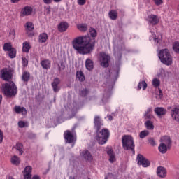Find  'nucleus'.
<instances>
[{
  "label": "nucleus",
  "instance_id": "obj_54",
  "mask_svg": "<svg viewBox=\"0 0 179 179\" xmlns=\"http://www.w3.org/2000/svg\"><path fill=\"white\" fill-rule=\"evenodd\" d=\"M108 118L110 121H113V117L111 115H108Z\"/></svg>",
  "mask_w": 179,
  "mask_h": 179
},
{
  "label": "nucleus",
  "instance_id": "obj_20",
  "mask_svg": "<svg viewBox=\"0 0 179 179\" xmlns=\"http://www.w3.org/2000/svg\"><path fill=\"white\" fill-rule=\"evenodd\" d=\"M83 156L87 162H89V163H92L93 162V156H92V154H90V152L89 150H86L83 152Z\"/></svg>",
  "mask_w": 179,
  "mask_h": 179
},
{
  "label": "nucleus",
  "instance_id": "obj_55",
  "mask_svg": "<svg viewBox=\"0 0 179 179\" xmlns=\"http://www.w3.org/2000/svg\"><path fill=\"white\" fill-rule=\"evenodd\" d=\"M32 179H40V176H38V175H34V176L32 177Z\"/></svg>",
  "mask_w": 179,
  "mask_h": 179
},
{
  "label": "nucleus",
  "instance_id": "obj_28",
  "mask_svg": "<svg viewBox=\"0 0 179 179\" xmlns=\"http://www.w3.org/2000/svg\"><path fill=\"white\" fill-rule=\"evenodd\" d=\"M107 155L109 156L110 163H114L115 162V155H114V151L113 150H109L107 151Z\"/></svg>",
  "mask_w": 179,
  "mask_h": 179
},
{
  "label": "nucleus",
  "instance_id": "obj_61",
  "mask_svg": "<svg viewBox=\"0 0 179 179\" xmlns=\"http://www.w3.org/2000/svg\"><path fill=\"white\" fill-rule=\"evenodd\" d=\"M159 93L162 94V90H159Z\"/></svg>",
  "mask_w": 179,
  "mask_h": 179
},
{
  "label": "nucleus",
  "instance_id": "obj_24",
  "mask_svg": "<svg viewBox=\"0 0 179 179\" xmlns=\"http://www.w3.org/2000/svg\"><path fill=\"white\" fill-rule=\"evenodd\" d=\"M41 65L43 69H50L51 68V61L48 59L42 60Z\"/></svg>",
  "mask_w": 179,
  "mask_h": 179
},
{
  "label": "nucleus",
  "instance_id": "obj_59",
  "mask_svg": "<svg viewBox=\"0 0 179 179\" xmlns=\"http://www.w3.org/2000/svg\"><path fill=\"white\" fill-rule=\"evenodd\" d=\"M53 1H54V2L58 3V2H61V1H62V0H53Z\"/></svg>",
  "mask_w": 179,
  "mask_h": 179
},
{
  "label": "nucleus",
  "instance_id": "obj_51",
  "mask_svg": "<svg viewBox=\"0 0 179 179\" xmlns=\"http://www.w3.org/2000/svg\"><path fill=\"white\" fill-rule=\"evenodd\" d=\"M78 5L83 6L86 3V0H78Z\"/></svg>",
  "mask_w": 179,
  "mask_h": 179
},
{
  "label": "nucleus",
  "instance_id": "obj_37",
  "mask_svg": "<svg viewBox=\"0 0 179 179\" xmlns=\"http://www.w3.org/2000/svg\"><path fill=\"white\" fill-rule=\"evenodd\" d=\"M16 150H18V152H20V155H23L24 152L22 151L23 149V144L18 143L16 144Z\"/></svg>",
  "mask_w": 179,
  "mask_h": 179
},
{
  "label": "nucleus",
  "instance_id": "obj_4",
  "mask_svg": "<svg viewBox=\"0 0 179 179\" xmlns=\"http://www.w3.org/2000/svg\"><path fill=\"white\" fill-rule=\"evenodd\" d=\"M110 138V131L108 129H102L101 131H96V140L99 145H105Z\"/></svg>",
  "mask_w": 179,
  "mask_h": 179
},
{
  "label": "nucleus",
  "instance_id": "obj_31",
  "mask_svg": "<svg viewBox=\"0 0 179 179\" xmlns=\"http://www.w3.org/2000/svg\"><path fill=\"white\" fill-rule=\"evenodd\" d=\"M30 48H31V47L30 46V44H29V42L26 41L23 43L22 52H29V51H30Z\"/></svg>",
  "mask_w": 179,
  "mask_h": 179
},
{
  "label": "nucleus",
  "instance_id": "obj_64",
  "mask_svg": "<svg viewBox=\"0 0 179 179\" xmlns=\"http://www.w3.org/2000/svg\"><path fill=\"white\" fill-rule=\"evenodd\" d=\"M103 100H104V96H103Z\"/></svg>",
  "mask_w": 179,
  "mask_h": 179
},
{
  "label": "nucleus",
  "instance_id": "obj_12",
  "mask_svg": "<svg viewBox=\"0 0 179 179\" xmlns=\"http://www.w3.org/2000/svg\"><path fill=\"white\" fill-rule=\"evenodd\" d=\"M101 57L102 59L101 65L104 68H108V66L110 65L108 64V61H110V56L106 53H103Z\"/></svg>",
  "mask_w": 179,
  "mask_h": 179
},
{
  "label": "nucleus",
  "instance_id": "obj_41",
  "mask_svg": "<svg viewBox=\"0 0 179 179\" xmlns=\"http://www.w3.org/2000/svg\"><path fill=\"white\" fill-rule=\"evenodd\" d=\"M80 96L82 97H86V96H87L89 94V90L85 88L83 90H82L80 91Z\"/></svg>",
  "mask_w": 179,
  "mask_h": 179
},
{
  "label": "nucleus",
  "instance_id": "obj_21",
  "mask_svg": "<svg viewBox=\"0 0 179 179\" xmlns=\"http://www.w3.org/2000/svg\"><path fill=\"white\" fill-rule=\"evenodd\" d=\"M85 68L87 69V71L94 69V62L93 60L90 59V58L87 59L85 61Z\"/></svg>",
  "mask_w": 179,
  "mask_h": 179
},
{
  "label": "nucleus",
  "instance_id": "obj_19",
  "mask_svg": "<svg viewBox=\"0 0 179 179\" xmlns=\"http://www.w3.org/2000/svg\"><path fill=\"white\" fill-rule=\"evenodd\" d=\"M14 111L16 114H22V115H26L27 114V110L24 107H20L19 106H15L14 107Z\"/></svg>",
  "mask_w": 179,
  "mask_h": 179
},
{
  "label": "nucleus",
  "instance_id": "obj_27",
  "mask_svg": "<svg viewBox=\"0 0 179 179\" xmlns=\"http://www.w3.org/2000/svg\"><path fill=\"white\" fill-rule=\"evenodd\" d=\"M158 149L160 153L164 155V153L167 152V149H169V147L167 146V145L161 143L158 147Z\"/></svg>",
  "mask_w": 179,
  "mask_h": 179
},
{
  "label": "nucleus",
  "instance_id": "obj_52",
  "mask_svg": "<svg viewBox=\"0 0 179 179\" xmlns=\"http://www.w3.org/2000/svg\"><path fill=\"white\" fill-rule=\"evenodd\" d=\"M45 5H50L52 3V0H43Z\"/></svg>",
  "mask_w": 179,
  "mask_h": 179
},
{
  "label": "nucleus",
  "instance_id": "obj_43",
  "mask_svg": "<svg viewBox=\"0 0 179 179\" xmlns=\"http://www.w3.org/2000/svg\"><path fill=\"white\" fill-rule=\"evenodd\" d=\"M22 66H24V68H26V66L29 65V60H27L26 57H22Z\"/></svg>",
  "mask_w": 179,
  "mask_h": 179
},
{
  "label": "nucleus",
  "instance_id": "obj_11",
  "mask_svg": "<svg viewBox=\"0 0 179 179\" xmlns=\"http://www.w3.org/2000/svg\"><path fill=\"white\" fill-rule=\"evenodd\" d=\"M31 171H33V168L31 166H27L24 168V170L22 171L24 174V179H31L32 175Z\"/></svg>",
  "mask_w": 179,
  "mask_h": 179
},
{
  "label": "nucleus",
  "instance_id": "obj_32",
  "mask_svg": "<svg viewBox=\"0 0 179 179\" xmlns=\"http://www.w3.org/2000/svg\"><path fill=\"white\" fill-rule=\"evenodd\" d=\"M147 87H148V83H146V81L145 80L140 82L138 85V90H141V89H143V90H146Z\"/></svg>",
  "mask_w": 179,
  "mask_h": 179
},
{
  "label": "nucleus",
  "instance_id": "obj_58",
  "mask_svg": "<svg viewBox=\"0 0 179 179\" xmlns=\"http://www.w3.org/2000/svg\"><path fill=\"white\" fill-rule=\"evenodd\" d=\"M2 103V94H0V104Z\"/></svg>",
  "mask_w": 179,
  "mask_h": 179
},
{
  "label": "nucleus",
  "instance_id": "obj_7",
  "mask_svg": "<svg viewBox=\"0 0 179 179\" xmlns=\"http://www.w3.org/2000/svg\"><path fill=\"white\" fill-rule=\"evenodd\" d=\"M1 79H3V80H10V79H12V76H13V71H12L11 69H3L1 71Z\"/></svg>",
  "mask_w": 179,
  "mask_h": 179
},
{
  "label": "nucleus",
  "instance_id": "obj_6",
  "mask_svg": "<svg viewBox=\"0 0 179 179\" xmlns=\"http://www.w3.org/2000/svg\"><path fill=\"white\" fill-rule=\"evenodd\" d=\"M136 160L138 166H142V167H149L150 166V161L146 159L142 154L137 155Z\"/></svg>",
  "mask_w": 179,
  "mask_h": 179
},
{
  "label": "nucleus",
  "instance_id": "obj_50",
  "mask_svg": "<svg viewBox=\"0 0 179 179\" xmlns=\"http://www.w3.org/2000/svg\"><path fill=\"white\" fill-rule=\"evenodd\" d=\"M59 69H65V64H64V62H60V66H59Z\"/></svg>",
  "mask_w": 179,
  "mask_h": 179
},
{
  "label": "nucleus",
  "instance_id": "obj_56",
  "mask_svg": "<svg viewBox=\"0 0 179 179\" xmlns=\"http://www.w3.org/2000/svg\"><path fill=\"white\" fill-rule=\"evenodd\" d=\"M20 0H11L12 3H17Z\"/></svg>",
  "mask_w": 179,
  "mask_h": 179
},
{
  "label": "nucleus",
  "instance_id": "obj_2",
  "mask_svg": "<svg viewBox=\"0 0 179 179\" xmlns=\"http://www.w3.org/2000/svg\"><path fill=\"white\" fill-rule=\"evenodd\" d=\"M158 58L161 61L162 64L166 65V66H170L173 64V56L170 53L169 49H162L158 53Z\"/></svg>",
  "mask_w": 179,
  "mask_h": 179
},
{
  "label": "nucleus",
  "instance_id": "obj_62",
  "mask_svg": "<svg viewBox=\"0 0 179 179\" xmlns=\"http://www.w3.org/2000/svg\"><path fill=\"white\" fill-rule=\"evenodd\" d=\"M105 179H108L107 177H105Z\"/></svg>",
  "mask_w": 179,
  "mask_h": 179
},
{
  "label": "nucleus",
  "instance_id": "obj_63",
  "mask_svg": "<svg viewBox=\"0 0 179 179\" xmlns=\"http://www.w3.org/2000/svg\"><path fill=\"white\" fill-rule=\"evenodd\" d=\"M10 179H15V178H11Z\"/></svg>",
  "mask_w": 179,
  "mask_h": 179
},
{
  "label": "nucleus",
  "instance_id": "obj_34",
  "mask_svg": "<svg viewBox=\"0 0 179 179\" xmlns=\"http://www.w3.org/2000/svg\"><path fill=\"white\" fill-rule=\"evenodd\" d=\"M13 48V47H12V43H4L3 47V51H6V52L7 51L8 52Z\"/></svg>",
  "mask_w": 179,
  "mask_h": 179
},
{
  "label": "nucleus",
  "instance_id": "obj_30",
  "mask_svg": "<svg viewBox=\"0 0 179 179\" xmlns=\"http://www.w3.org/2000/svg\"><path fill=\"white\" fill-rule=\"evenodd\" d=\"M76 76L77 79H78L79 82H85V74H83L82 71H77Z\"/></svg>",
  "mask_w": 179,
  "mask_h": 179
},
{
  "label": "nucleus",
  "instance_id": "obj_38",
  "mask_svg": "<svg viewBox=\"0 0 179 179\" xmlns=\"http://www.w3.org/2000/svg\"><path fill=\"white\" fill-rule=\"evenodd\" d=\"M149 136V131L148 130H143L139 134V136L141 139H143L146 138V136Z\"/></svg>",
  "mask_w": 179,
  "mask_h": 179
},
{
  "label": "nucleus",
  "instance_id": "obj_25",
  "mask_svg": "<svg viewBox=\"0 0 179 179\" xmlns=\"http://www.w3.org/2000/svg\"><path fill=\"white\" fill-rule=\"evenodd\" d=\"M108 16L111 20H117L118 19V13L115 10H111L108 13Z\"/></svg>",
  "mask_w": 179,
  "mask_h": 179
},
{
  "label": "nucleus",
  "instance_id": "obj_1",
  "mask_svg": "<svg viewBox=\"0 0 179 179\" xmlns=\"http://www.w3.org/2000/svg\"><path fill=\"white\" fill-rule=\"evenodd\" d=\"M89 31L92 39L89 36H78L72 41L73 48L81 55L91 54L96 45L95 38L97 37V31L96 29L90 27Z\"/></svg>",
  "mask_w": 179,
  "mask_h": 179
},
{
  "label": "nucleus",
  "instance_id": "obj_15",
  "mask_svg": "<svg viewBox=\"0 0 179 179\" xmlns=\"http://www.w3.org/2000/svg\"><path fill=\"white\" fill-rule=\"evenodd\" d=\"M157 175L161 178H164L166 176H167V171H166V168L163 166H158L157 169Z\"/></svg>",
  "mask_w": 179,
  "mask_h": 179
},
{
  "label": "nucleus",
  "instance_id": "obj_14",
  "mask_svg": "<svg viewBox=\"0 0 179 179\" xmlns=\"http://www.w3.org/2000/svg\"><path fill=\"white\" fill-rule=\"evenodd\" d=\"M94 129H96V131H100L101 129V127H103V122H101V119L99 116H95L94 120Z\"/></svg>",
  "mask_w": 179,
  "mask_h": 179
},
{
  "label": "nucleus",
  "instance_id": "obj_10",
  "mask_svg": "<svg viewBox=\"0 0 179 179\" xmlns=\"http://www.w3.org/2000/svg\"><path fill=\"white\" fill-rule=\"evenodd\" d=\"M64 136L65 141L67 143H73V142H75L76 141L75 136H73V134H72V133L69 130L66 131Z\"/></svg>",
  "mask_w": 179,
  "mask_h": 179
},
{
  "label": "nucleus",
  "instance_id": "obj_60",
  "mask_svg": "<svg viewBox=\"0 0 179 179\" xmlns=\"http://www.w3.org/2000/svg\"><path fill=\"white\" fill-rule=\"evenodd\" d=\"M31 136H32V138H36V134H31Z\"/></svg>",
  "mask_w": 179,
  "mask_h": 179
},
{
  "label": "nucleus",
  "instance_id": "obj_46",
  "mask_svg": "<svg viewBox=\"0 0 179 179\" xmlns=\"http://www.w3.org/2000/svg\"><path fill=\"white\" fill-rule=\"evenodd\" d=\"M144 118H145V120H152V114L151 113H145Z\"/></svg>",
  "mask_w": 179,
  "mask_h": 179
},
{
  "label": "nucleus",
  "instance_id": "obj_53",
  "mask_svg": "<svg viewBox=\"0 0 179 179\" xmlns=\"http://www.w3.org/2000/svg\"><path fill=\"white\" fill-rule=\"evenodd\" d=\"M152 113V108H148L145 113L150 114Z\"/></svg>",
  "mask_w": 179,
  "mask_h": 179
},
{
  "label": "nucleus",
  "instance_id": "obj_57",
  "mask_svg": "<svg viewBox=\"0 0 179 179\" xmlns=\"http://www.w3.org/2000/svg\"><path fill=\"white\" fill-rule=\"evenodd\" d=\"M154 41L155 43H159V41L157 40V38H154Z\"/></svg>",
  "mask_w": 179,
  "mask_h": 179
},
{
  "label": "nucleus",
  "instance_id": "obj_33",
  "mask_svg": "<svg viewBox=\"0 0 179 179\" xmlns=\"http://www.w3.org/2000/svg\"><path fill=\"white\" fill-rule=\"evenodd\" d=\"M11 163L12 164H14V166H19L20 164V159H19L17 156L14 155L11 158Z\"/></svg>",
  "mask_w": 179,
  "mask_h": 179
},
{
  "label": "nucleus",
  "instance_id": "obj_9",
  "mask_svg": "<svg viewBox=\"0 0 179 179\" xmlns=\"http://www.w3.org/2000/svg\"><path fill=\"white\" fill-rule=\"evenodd\" d=\"M25 29L29 37L34 36V32H33V30H34V24H33V22H27L25 24Z\"/></svg>",
  "mask_w": 179,
  "mask_h": 179
},
{
  "label": "nucleus",
  "instance_id": "obj_44",
  "mask_svg": "<svg viewBox=\"0 0 179 179\" xmlns=\"http://www.w3.org/2000/svg\"><path fill=\"white\" fill-rule=\"evenodd\" d=\"M80 31H86L87 30V25L81 24L78 27Z\"/></svg>",
  "mask_w": 179,
  "mask_h": 179
},
{
  "label": "nucleus",
  "instance_id": "obj_17",
  "mask_svg": "<svg viewBox=\"0 0 179 179\" xmlns=\"http://www.w3.org/2000/svg\"><path fill=\"white\" fill-rule=\"evenodd\" d=\"M154 113L158 116L166 115L167 110L163 107H157L154 109Z\"/></svg>",
  "mask_w": 179,
  "mask_h": 179
},
{
  "label": "nucleus",
  "instance_id": "obj_48",
  "mask_svg": "<svg viewBox=\"0 0 179 179\" xmlns=\"http://www.w3.org/2000/svg\"><path fill=\"white\" fill-rule=\"evenodd\" d=\"M154 2L157 6H160L163 3V0H154Z\"/></svg>",
  "mask_w": 179,
  "mask_h": 179
},
{
  "label": "nucleus",
  "instance_id": "obj_36",
  "mask_svg": "<svg viewBox=\"0 0 179 179\" xmlns=\"http://www.w3.org/2000/svg\"><path fill=\"white\" fill-rule=\"evenodd\" d=\"M8 57H10L11 59L16 58V48H13L8 52Z\"/></svg>",
  "mask_w": 179,
  "mask_h": 179
},
{
  "label": "nucleus",
  "instance_id": "obj_3",
  "mask_svg": "<svg viewBox=\"0 0 179 179\" xmlns=\"http://www.w3.org/2000/svg\"><path fill=\"white\" fill-rule=\"evenodd\" d=\"M3 92L6 97H15V96L17 94V87L13 81L6 83L5 87L3 89Z\"/></svg>",
  "mask_w": 179,
  "mask_h": 179
},
{
  "label": "nucleus",
  "instance_id": "obj_13",
  "mask_svg": "<svg viewBox=\"0 0 179 179\" xmlns=\"http://www.w3.org/2000/svg\"><path fill=\"white\" fill-rule=\"evenodd\" d=\"M59 83H61V80L59 78H55L53 79V82H52L51 85L55 93H58V92H59V87L58 86Z\"/></svg>",
  "mask_w": 179,
  "mask_h": 179
},
{
  "label": "nucleus",
  "instance_id": "obj_23",
  "mask_svg": "<svg viewBox=\"0 0 179 179\" xmlns=\"http://www.w3.org/2000/svg\"><path fill=\"white\" fill-rule=\"evenodd\" d=\"M162 143H164L168 146V149H170V145H171V138L169 136H164L161 138Z\"/></svg>",
  "mask_w": 179,
  "mask_h": 179
},
{
  "label": "nucleus",
  "instance_id": "obj_8",
  "mask_svg": "<svg viewBox=\"0 0 179 179\" xmlns=\"http://www.w3.org/2000/svg\"><path fill=\"white\" fill-rule=\"evenodd\" d=\"M33 13V8L29 6H26L20 12V17H24V16H30Z\"/></svg>",
  "mask_w": 179,
  "mask_h": 179
},
{
  "label": "nucleus",
  "instance_id": "obj_22",
  "mask_svg": "<svg viewBox=\"0 0 179 179\" xmlns=\"http://www.w3.org/2000/svg\"><path fill=\"white\" fill-rule=\"evenodd\" d=\"M171 117L175 120V121H177V122H179V109L177 108H174L171 110Z\"/></svg>",
  "mask_w": 179,
  "mask_h": 179
},
{
  "label": "nucleus",
  "instance_id": "obj_26",
  "mask_svg": "<svg viewBox=\"0 0 179 179\" xmlns=\"http://www.w3.org/2000/svg\"><path fill=\"white\" fill-rule=\"evenodd\" d=\"M21 79H22V82H24V83H27V82H29V80H30V72L24 71L22 73Z\"/></svg>",
  "mask_w": 179,
  "mask_h": 179
},
{
  "label": "nucleus",
  "instance_id": "obj_39",
  "mask_svg": "<svg viewBox=\"0 0 179 179\" xmlns=\"http://www.w3.org/2000/svg\"><path fill=\"white\" fill-rule=\"evenodd\" d=\"M173 50L176 54H179V42L176 41L173 45Z\"/></svg>",
  "mask_w": 179,
  "mask_h": 179
},
{
  "label": "nucleus",
  "instance_id": "obj_40",
  "mask_svg": "<svg viewBox=\"0 0 179 179\" xmlns=\"http://www.w3.org/2000/svg\"><path fill=\"white\" fill-rule=\"evenodd\" d=\"M152 86H154V87H159V86H160V80L158 78H154L152 80Z\"/></svg>",
  "mask_w": 179,
  "mask_h": 179
},
{
  "label": "nucleus",
  "instance_id": "obj_42",
  "mask_svg": "<svg viewBox=\"0 0 179 179\" xmlns=\"http://www.w3.org/2000/svg\"><path fill=\"white\" fill-rule=\"evenodd\" d=\"M44 13L45 15H50L51 13V6H48L44 7Z\"/></svg>",
  "mask_w": 179,
  "mask_h": 179
},
{
  "label": "nucleus",
  "instance_id": "obj_35",
  "mask_svg": "<svg viewBox=\"0 0 179 179\" xmlns=\"http://www.w3.org/2000/svg\"><path fill=\"white\" fill-rule=\"evenodd\" d=\"M145 127L147 128V129H155V126L153 125V122L150 120H147L145 122Z\"/></svg>",
  "mask_w": 179,
  "mask_h": 179
},
{
  "label": "nucleus",
  "instance_id": "obj_49",
  "mask_svg": "<svg viewBox=\"0 0 179 179\" xmlns=\"http://www.w3.org/2000/svg\"><path fill=\"white\" fill-rule=\"evenodd\" d=\"M2 142H3V132L0 129V143H2Z\"/></svg>",
  "mask_w": 179,
  "mask_h": 179
},
{
  "label": "nucleus",
  "instance_id": "obj_29",
  "mask_svg": "<svg viewBox=\"0 0 179 179\" xmlns=\"http://www.w3.org/2000/svg\"><path fill=\"white\" fill-rule=\"evenodd\" d=\"M48 40V35L46 33H42L39 35L38 42L39 43H45Z\"/></svg>",
  "mask_w": 179,
  "mask_h": 179
},
{
  "label": "nucleus",
  "instance_id": "obj_18",
  "mask_svg": "<svg viewBox=\"0 0 179 179\" xmlns=\"http://www.w3.org/2000/svg\"><path fill=\"white\" fill-rule=\"evenodd\" d=\"M68 27H69V24L66 22H62L58 24V30L60 33L65 32L66 30H68Z\"/></svg>",
  "mask_w": 179,
  "mask_h": 179
},
{
  "label": "nucleus",
  "instance_id": "obj_5",
  "mask_svg": "<svg viewBox=\"0 0 179 179\" xmlns=\"http://www.w3.org/2000/svg\"><path fill=\"white\" fill-rule=\"evenodd\" d=\"M122 143L124 150H131L133 155H135V143L131 136H124L122 138Z\"/></svg>",
  "mask_w": 179,
  "mask_h": 179
},
{
  "label": "nucleus",
  "instance_id": "obj_45",
  "mask_svg": "<svg viewBox=\"0 0 179 179\" xmlns=\"http://www.w3.org/2000/svg\"><path fill=\"white\" fill-rule=\"evenodd\" d=\"M148 142L151 146H156V141H155V139H153V138H150L148 139Z\"/></svg>",
  "mask_w": 179,
  "mask_h": 179
},
{
  "label": "nucleus",
  "instance_id": "obj_47",
  "mask_svg": "<svg viewBox=\"0 0 179 179\" xmlns=\"http://www.w3.org/2000/svg\"><path fill=\"white\" fill-rule=\"evenodd\" d=\"M18 127H19V128H24V127H26V123H24V122H23V121H19Z\"/></svg>",
  "mask_w": 179,
  "mask_h": 179
},
{
  "label": "nucleus",
  "instance_id": "obj_16",
  "mask_svg": "<svg viewBox=\"0 0 179 179\" xmlns=\"http://www.w3.org/2000/svg\"><path fill=\"white\" fill-rule=\"evenodd\" d=\"M148 22L152 24V26H156V24H159V17L151 14L148 15Z\"/></svg>",
  "mask_w": 179,
  "mask_h": 179
}]
</instances>
